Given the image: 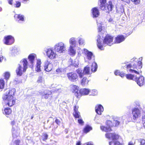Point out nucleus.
<instances>
[{
    "mask_svg": "<svg viewBox=\"0 0 145 145\" xmlns=\"http://www.w3.org/2000/svg\"><path fill=\"white\" fill-rule=\"evenodd\" d=\"M136 59H133L131 63L126 65V69H129V71L131 72H134L135 73L139 74V73L135 69L138 70V69H140L142 67V62L138 60H136Z\"/></svg>",
    "mask_w": 145,
    "mask_h": 145,
    "instance_id": "2",
    "label": "nucleus"
},
{
    "mask_svg": "<svg viewBox=\"0 0 145 145\" xmlns=\"http://www.w3.org/2000/svg\"><path fill=\"white\" fill-rule=\"evenodd\" d=\"M92 130V127L89 125H86L83 129V133L86 134Z\"/></svg>",
    "mask_w": 145,
    "mask_h": 145,
    "instance_id": "23",
    "label": "nucleus"
},
{
    "mask_svg": "<svg viewBox=\"0 0 145 145\" xmlns=\"http://www.w3.org/2000/svg\"><path fill=\"white\" fill-rule=\"evenodd\" d=\"M107 121H106V126H100L101 129L103 131L105 132H110L112 131V130L111 128L112 127L110 126V125L107 124Z\"/></svg>",
    "mask_w": 145,
    "mask_h": 145,
    "instance_id": "15",
    "label": "nucleus"
},
{
    "mask_svg": "<svg viewBox=\"0 0 145 145\" xmlns=\"http://www.w3.org/2000/svg\"><path fill=\"white\" fill-rule=\"evenodd\" d=\"M14 18H17L18 19H19V20L24 21V16L23 15L20 14H16L14 16Z\"/></svg>",
    "mask_w": 145,
    "mask_h": 145,
    "instance_id": "33",
    "label": "nucleus"
},
{
    "mask_svg": "<svg viewBox=\"0 0 145 145\" xmlns=\"http://www.w3.org/2000/svg\"><path fill=\"white\" fill-rule=\"evenodd\" d=\"M53 68L52 65L49 63L44 66V69L47 72H49L51 71Z\"/></svg>",
    "mask_w": 145,
    "mask_h": 145,
    "instance_id": "24",
    "label": "nucleus"
},
{
    "mask_svg": "<svg viewBox=\"0 0 145 145\" xmlns=\"http://www.w3.org/2000/svg\"><path fill=\"white\" fill-rule=\"evenodd\" d=\"M4 77L5 79L7 80L10 76V74L8 72H6L4 73Z\"/></svg>",
    "mask_w": 145,
    "mask_h": 145,
    "instance_id": "40",
    "label": "nucleus"
},
{
    "mask_svg": "<svg viewBox=\"0 0 145 145\" xmlns=\"http://www.w3.org/2000/svg\"><path fill=\"white\" fill-rule=\"evenodd\" d=\"M60 120H62V119H60Z\"/></svg>",
    "mask_w": 145,
    "mask_h": 145,
    "instance_id": "63",
    "label": "nucleus"
},
{
    "mask_svg": "<svg viewBox=\"0 0 145 145\" xmlns=\"http://www.w3.org/2000/svg\"><path fill=\"white\" fill-rule=\"evenodd\" d=\"M35 57V55L33 54H30L28 57V59H29V61H30L31 63L32 64H33L34 62Z\"/></svg>",
    "mask_w": 145,
    "mask_h": 145,
    "instance_id": "31",
    "label": "nucleus"
},
{
    "mask_svg": "<svg viewBox=\"0 0 145 145\" xmlns=\"http://www.w3.org/2000/svg\"><path fill=\"white\" fill-rule=\"evenodd\" d=\"M68 79L71 82H75L78 80L79 76L76 72H72L67 74Z\"/></svg>",
    "mask_w": 145,
    "mask_h": 145,
    "instance_id": "6",
    "label": "nucleus"
},
{
    "mask_svg": "<svg viewBox=\"0 0 145 145\" xmlns=\"http://www.w3.org/2000/svg\"><path fill=\"white\" fill-rule=\"evenodd\" d=\"M81 142L80 141H78L76 143V145H81Z\"/></svg>",
    "mask_w": 145,
    "mask_h": 145,
    "instance_id": "58",
    "label": "nucleus"
},
{
    "mask_svg": "<svg viewBox=\"0 0 145 145\" xmlns=\"http://www.w3.org/2000/svg\"><path fill=\"white\" fill-rule=\"evenodd\" d=\"M5 114L6 115H9L12 113V110L11 108L9 107L6 108L4 109Z\"/></svg>",
    "mask_w": 145,
    "mask_h": 145,
    "instance_id": "30",
    "label": "nucleus"
},
{
    "mask_svg": "<svg viewBox=\"0 0 145 145\" xmlns=\"http://www.w3.org/2000/svg\"><path fill=\"white\" fill-rule=\"evenodd\" d=\"M135 81L137 84L140 86H143L145 84L144 78L143 76H140L138 78L136 77Z\"/></svg>",
    "mask_w": 145,
    "mask_h": 145,
    "instance_id": "13",
    "label": "nucleus"
},
{
    "mask_svg": "<svg viewBox=\"0 0 145 145\" xmlns=\"http://www.w3.org/2000/svg\"><path fill=\"white\" fill-rule=\"evenodd\" d=\"M21 3L18 1H16V3L15 4V7L16 8H19L21 6Z\"/></svg>",
    "mask_w": 145,
    "mask_h": 145,
    "instance_id": "45",
    "label": "nucleus"
},
{
    "mask_svg": "<svg viewBox=\"0 0 145 145\" xmlns=\"http://www.w3.org/2000/svg\"><path fill=\"white\" fill-rule=\"evenodd\" d=\"M52 92L50 90H47L43 92L42 95V98L47 99L52 95Z\"/></svg>",
    "mask_w": 145,
    "mask_h": 145,
    "instance_id": "20",
    "label": "nucleus"
},
{
    "mask_svg": "<svg viewBox=\"0 0 145 145\" xmlns=\"http://www.w3.org/2000/svg\"><path fill=\"white\" fill-rule=\"evenodd\" d=\"M15 122L14 120L12 121L11 122V124L12 126H13L14 125Z\"/></svg>",
    "mask_w": 145,
    "mask_h": 145,
    "instance_id": "59",
    "label": "nucleus"
},
{
    "mask_svg": "<svg viewBox=\"0 0 145 145\" xmlns=\"http://www.w3.org/2000/svg\"><path fill=\"white\" fill-rule=\"evenodd\" d=\"M78 108L79 107L78 106L76 105H75L74 106V112H78Z\"/></svg>",
    "mask_w": 145,
    "mask_h": 145,
    "instance_id": "48",
    "label": "nucleus"
},
{
    "mask_svg": "<svg viewBox=\"0 0 145 145\" xmlns=\"http://www.w3.org/2000/svg\"><path fill=\"white\" fill-rule=\"evenodd\" d=\"M125 2L127 3H130V1L129 0H125Z\"/></svg>",
    "mask_w": 145,
    "mask_h": 145,
    "instance_id": "60",
    "label": "nucleus"
},
{
    "mask_svg": "<svg viewBox=\"0 0 145 145\" xmlns=\"http://www.w3.org/2000/svg\"><path fill=\"white\" fill-rule=\"evenodd\" d=\"M125 36L123 35H118L115 38L114 42L115 43H120L123 41L125 39Z\"/></svg>",
    "mask_w": 145,
    "mask_h": 145,
    "instance_id": "14",
    "label": "nucleus"
},
{
    "mask_svg": "<svg viewBox=\"0 0 145 145\" xmlns=\"http://www.w3.org/2000/svg\"><path fill=\"white\" fill-rule=\"evenodd\" d=\"M100 8L102 10L106 12L109 13L112 10L113 6L112 2L110 1L107 5L106 4V0H100Z\"/></svg>",
    "mask_w": 145,
    "mask_h": 145,
    "instance_id": "4",
    "label": "nucleus"
},
{
    "mask_svg": "<svg viewBox=\"0 0 145 145\" xmlns=\"http://www.w3.org/2000/svg\"><path fill=\"white\" fill-rule=\"evenodd\" d=\"M87 145H93V144L91 143L88 142L87 143Z\"/></svg>",
    "mask_w": 145,
    "mask_h": 145,
    "instance_id": "61",
    "label": "nucleus"
},
{
    "mask_svg": "<svg viewBox=\"0 0 145 145\" xmlns=\"http://www.w3.org/2000/svg\"><path fill=\"white\" fill-rule=\"evenodd\" d=\"M120 72L118 70H116L114 72L115 74L116 75H119Z\"/></svg>",
    "mask_w": 145,
    "mask_h": 145,
    "instance_id": "53",
    "label": "nucleus"
},
{
    "mask_svg": "<svg viewBox=\"0 0 145 145\" xmlns=\"http://www.w3.org/2000/svg\"><path fill=\"white\" fill-rule=\"evenodd\" d=\"M132 112V118L134 120H137L140 116V111L138 108H135L133 109Z\"/></svg>",
    "mask_w": 145,
    "mask_h": 145,
    "instance_id": "8",
    "label": "nucleus"
},
{
    "mask_svg": "<svg viewBox=\"0 0 145 145\" xmlns=\"http://www.w3.org/2000/svg\"><path fill=\"white\" fill-rule=\"evenodd\" d=\"M125 76L127 79L135 81L136 78V76L130 74H126Z\"/></svg>",
    "mask_w": 145,
    "mask_h": 145,
    "instance_id": "25",
    "label": "nucleus"
},
{
    "mask_svg": "<svg viewBox=\"0 0 145 145\" xmlns=\"http://www.w3.org/2000/svg\"><path fill=\"white\" fill-rule=\"evenodd\" d=\"M91 10L93 18H97L99 15L100 13L97 7L93 8Z\"/></svg>",
    "mask_w": 145,
    "mask_h": 145,
    "instance_id": "17",
    "label": "nucleus"
},
{
    "mask_svg": "<svg viewBox=\"0 0 145 145\" xmlns=\"http://www.w3.org/2000/svg\"><path fill=\"white\" fill-rule=\"evenodd\" d=\"M95 112L99 115H101V113L103 111V108L100 104L97 105L95 107Z\"/></svg>",
    "mask_w": 145,
    "mask_h": 145,
    "instance_id": "21",
    "label": "nucleus"
},
{
    "mask_svg": "<svg viewBox=\"0 0 145 145\" xmlns=\"http://www.w3.org/2000/svg\"><path fill=\"white\" fill-rule=\"evenodd\" d=\"M140 145H145V140L143 139H140L139 140Z\"/></svg>",
    "mask_w": 145,
    "mask_h": 145,
    "instance_id": "43",
    "label": "nucleus"
},
{
    "mask_svg": "<svg viewBox=\"0 0 145 145\" xmlns=\"http://www.w3.org/2000/svg\"><path fill=\"white\" fill-rule=\"evenodd\" d=\"M41 61L40 60H37L36 64V66L35 68V70L37 72H39L40 71V64Z\"/></svg>",
    "mask_w": 145,
    "mask_h": 145,
    "instance_id": "26",
    "label": "nucleus"
},
{
    "mask_svg": "<svg viewBox=\"0 0 145 145\" xmlns=\"http://www.w3.org/2000/svg\"><path fill=\"white\" fill-rule=\"evenodd\" d=\"M79 43L80 45H82L84 44V42L81 39H79L78 40Z\"/></svg>",
    "mask_w": 145,
    "mask_h": 145,
    "instance_id": "51",
    "label": "nucleus"
},
{
    "mask_svg": "<svg viewBox=\"0 0 145 145\" xmlns=\"http://www.w3.org/2000/svg\"><path fill=\"white\" fill-rule=\"evenodd\" d=\"M107 124L110 125V126L113 127H117L120 124V122L117 120H114L113 122L110 120H107Z\"/></svg>",
    "mask_w": 145,
    "mask_h": 145,
    "instance_id": "18",
    "label": "nucleus"
},
{
    "mask_svg": "<svg viewBox=\"0 0 145 145\" xmlns=\"http://www.w3.org/2000/svg\"><path fill=\"white\" fill-rule=\"evenodd\" d=\"M90 68L88 66L85 67L83 69V72L85 74H90Z\"/></svg>",
    "mask_w": 145,
    "mask_h": 145,
    "instance_id": "29",
    "label": "nucleus"
},
{
    "mask_svg": "<svg viewBox=\"0 0 145 145\" xmlns=\"http://www.w3.org/2000/svg\"><path fill=\"white\" fill-rule=\"evenodd\" d=\"M97 66L96 63L93 62L92 63L91 66V71L92 72H95L97 70Z\"/></svg>",
    "mask_w": 145,
    "mask_h": 145,
    "instance_id": "27",
    "label": "nucleus"
},
{
    "mask_svg": "<svg viewBox=\"0 0 145 145\" xmlns=\"http://www.w3.org/2000/svg\"><path fill=\"white\" fill-rule=\"evenodd\" d=\"M89 92V90L88 89L84 88L80 90L79 94L80 95V97L82 95H88Z\"/></svg>",
    "mask_w": 145,
    "mask_h": 145,
    "instance_id": "22",
    "label": "nucleus"
},
{
    "mask_svg": "<svg viewBox=\"0 0 145 145\" xmlns=\"http://www.w3.org/2000/svg\"><path fill=\"white\" fill-rule=\"evenodd\" d=\"M102 27L101 26L99 27L98 30L99 32H101L102 31Z\"/></svg>",
    "mask_w": 145,
    "mask_h": 145,
    "instance_id": "57",
    "label": "nucleus"
},
{
    "mask_svg": "<svg viewBox=\"0 0 145 145\" xmlns=\"http://www.w3.org/2000/svg\"><path fill=\"white\" fill-rule=\"evenodd\" d=\"M119 76H120L122 77H124L125 76V74L123 72H120Z\"/></svg>",
    "mask_w": 145,
    "mask_h": 145,
    "instance_id": "52",
    "label": "nucleus"
},
{
    "mask_svg": "<svg viewBox=\"0 0 145 145\" xmlns=\"http://www.w3.org/2000/svg\"><path fill=\"white\" fill-rule=\"evenodd\" d=\"M54 49L57 52L59 53H62L65 50L64 44L62 42L57 44L55 46Z\"/></svg>",
    "mask_w": 145,
    "mask_h": 145,
    "instance_id": "10",
    "label": "nucleus"
},
{
    "mask_svg": "<svg viewBox=\"0 0 145 145\" xmlns=\"http://www.w3.org/2000/svg\"><path fill=\"white\" fill-rule=\"evenodd\" d=\"M73 115L75 119L79 118H81L80 113L79 111L74 112L73 113Z\"/></svg>",
    "mask_w": 145,
    "mask_h": 145,
    "instance_id": "35",
    "label": "nucleus"
},
{
    "mask_svg": "<svg viewBox=\"0 0 145 145\" xmlns=\"http://www.w3.org/2000/svg\"><path fill=\"white\" fill-rule=\"evenodd\" d=\"M2 99L5 105L9 107L13 106L16 103V99L14 97H8L5 95L4 97H2Z\"/></svg>",
    "mask_w": 145,
    "mask_h": 145,
    "instance_id": "5",
    "label": "nucleus"
},
{
    "mask_svg": "<svg viewBox=\"0 0 145 145\" xmlns=\"http://www.w3.org/2000/svg\"><path fill=\"white\" fill-rule=\"evenodd\" d=\"M55 122L58 125H60V124L61 123V121L59 119H57V118H56Z\"/></svg>",
    "mask_w": 145,
    "mask_h": 145,
    "instance_id": "47",
    "label": "nucleus"
},
{
    "mask_svg": "<svg viewBox=\"0 0 145 145\" xmlns=\"http://www.w3.org/2000/svg\"><path fill=\"white\" fill-rule=\"evenodd\" d=\"M69 54L70 55H74L76 53L75 50L73 48L72 46H70L69 50Z\"/></svg>",
    "mask_w": 145,
    "mask_h": 145,
    "instance_id": "32",
    "label": "nucleus"
},
{
    "mask_svg": "<svg viewBox=\"0 0 145 145\" xmlns=\"http://www.w3.org/2000/svg\"><path fill=\"white\" fill-rule=\"evenodd\" d=\"M79 76L80 78H82L83 77L84 74L82 72H80L78 73Z\"/></svg>",
    "mask_w": 145,
    "mask_h": 145,
    "instance_id": "49",
    "label": "nucleus"
},
{
    "mask_svg": "<svg viewBox=\"0 0 145 145\" xmlns=\"http://www.w3.org/2000/svg\"><path fill=\"white\" fill-rule=\"evenodd\" d=\"M84 54L86 56L87 58L89 60H90L92 59L93 56V53L86 48L83 49Z\"/></svg>",
    "mask_w": 145,
    "mask_h": 145,
    "instance_id": "19",
    "label": "nucleus"
},
{
    "mask_svg": "<svg viewBox=\"0 0 145 145\" xmlns=\"http://www.w3.org/2000/svg\"><path fill=\"white\" fill-rule=\"evenodd\" d=\"M105 137L109 140L112 139L109 142V145H124L123 143L118 141L121 139V137L118 134L115 133H107L105 134Z\"/></svg>",
    "mask_w": 145,
    "mask_h": 145,
    "instance_id": "1",
    "label": "nucleus"
},
{
    "mask_svg": "<svg viewBox=\"0 0 145 145\" xmlns=\"http://www.w3.org/2000/svg\"><path fill=\"white\" fill-rule=\"evenodd\" d=\"M5 86V81L2 78L0 79V89H3Z\"/></svg>",
    "mask_w": 145,
    "mask_h": 145,
    "instance_id": "37",
    "label": "nucleus"
},
{
    "mask_svg": "<svg viewBox=\"0 0 145 145\" xmlns=\"http://www.w3.org/2000/svg\"><path fill=\"white\" fill-rule=\"evenodd\" d=\"M42 137L43 141H45L48 139V135L46 133H44L42 134Z\"/></svg>",
    "mask_w": 145,
    "mask_h": 145,
    "instance_id": "39",
    "label": "nucleus"
},
{
    "mask_svg": "<svg viewBox=\"0 0 145 145\" xmlns=\"http://www.w3.org/2000/svg\"><path fill=\"white\" fill-rule=\"evenodd\" d=\"M70 44L72 45H75L76 43V40L74 38L72 37L69 40Z\"/></svg>",
    "mask_w": 145,
    "mask_h": 145,
    "instance_id": "38",
    "label": "nucleus"
},
{
    "mask_svg": "<svg viewBox=\"0 0 145 145\" xmlns=\"http://www.w3.org/2000/svg\"><path fill=\"white\" fill-rule=\"evenodd\" d=\"M132 2L135 5H137L140 4V0H131Z\"/></svg>",
    "mask_w": 145,
    "mask_h": 145,
    "instance_id": "41",
    "label": "nucleus"
},
{
    "mask_svg": "<svg viewBox=\"0 0 145 145\" xmlns=\"http://www.w3.org/2000/svg\"><path fill=\"white\" fill-rule=\"evenodd\" d=\"M8 3L9 4H10V5H12V2L13 1V0H8Z\"/></svg>",
    "mask_w": 145,
    "mask_h": 145,
    "instance_id": "56",
    "label": "nucleus"
},
{
    "mask_svg": "<svg viewBox=\"0 0 145 145\" xmlns=\"http://www.w3.org/2000/svg\"><path fill=\"white\" fill-rule=\"evenodd\" d=\"M46 54L48 57L51 59H54L56 57V54L52 48L48 49Z\"/></svg>",
    "mask_w": 145,
    "mask_h": 145,
    "instance_id": "11",
    "label": "nucleus"
},
{
    "mask_svg": "<svg viewBox=\"0 0 145 145\" xmlns=\"http://www.w3.org/2000/svg\"><path fill=\"white\" fill-rule=\"evenodd\" d=\"M99 41L98 39L97 40V45L98 48L101 50H102L104 49L103 46L101 44V42L100 40V38L99 39Z\"/></svg>",
    "mask_w": 145,
    "mask_h": 145,
    "instance_id": "34",
    "label": "nucleus"
},
{
    "mask_svg": "<svg viewBox=\"0 0 145 145\" xmlns=\"http://www.w3.org/2000/svg\"><path fill=\"white\" fill-rule=\"evenodd\" d=\"M20 63L16 70L17 75L19 76H22L23 73L26 71L28 65V62L26 58L23 59L20 61Z\"/></svg>",
    "mask_w": 145,
    "mask_h": 145,
    "instance_id": "3",
    "label": "nucleus"
},
{
    "mask_svg": "<svg viewBox=\"0 0 145 145\" xmlns=\"http://www.w3.org/2000/svg\"><path fill=\"white\" fill-rule=\"evenodd\" d=\"M14 42V38L11 35H8L4 37V43L7 45H10L13 44Z\"/></svg>",
    "mask_w": 145,
    "mask_h": 145,
    "instance_id": "7",
    "label": "nucleus"
},
{
    "mask_svg": "<svg viewBox=\"0 0 145 145\" xmlns=\"http://www.w3.org/2000/svg\"><path fill=\"white\" fill-rule=\"evenodd\" d=\"M135 144V142H133L132 141H130L129 142L128 145H134Z\"/></svg>",
    "mask_w": 145,
    "mask_h": 145,
    "instance_id": "55",
    "label": "nucleus"
},
{
    "mask_svg": "<svg viewBox=\"0 0 145 145\" xmlns=\"http://www.w3.org/2000/svg\"><path fill=\"white\" fill-rule=\"evenodd\" d=\"M142 122L144 124H145V115L142 117Z\"/></svg>",
    "mask_w": 145,
    "mask_h": 145,
    "instance_id": "54",
    "label": "nucleus"
},
{
    "mask_svg": "<svg viewBox=\"0 0 145 145\" xmlns=\"http://www.w3.org/2000/svg\"><path fill=\"white\" fill-rule=\"evenodd\" d=\"M88 80L86 77H84L80 81L81 84L83 86L87 84L88 83Z\"/></svg>",
    "mask_w": 145,
    "mask_h": 145,
    "instance_id": "28",
    "label": "nucleus"
},
{
    "mask_svg": "<svg viewBox=\"0 0 145 145\" xmlns=\"http://www.w3.org/2000/svg\"><path fill=\"white\" fill-rule=\"evenodd\" d=\"M78 123L81 125H83L84 122L81 118H79L78 120Z\"/></svg>",
    "mask_w": 145,
    "mask_h": 145,
    "instance_id": "46",
    "label": "nucleus"
},
{
    "mask_svg": "<svg viewBox=\"0 0 145 145\" xmlns=\"http://www.w3.org/2000/svg\"><path fill=\"white\" fill-rule=\"evenodd\" d=\"M44 80L42 77H39L37 81V83L38 84H41L44 83Z\"/></svg>",
    "mask_w": 145,
    "mask_h": 145,
    "instance_id": "42",
    "label": "nucleus"
},
{
    "mask_svg": "<svg viewBox=\"0 0 145 145\" xmlns=\"http://www.w3.org/2000/svg\"><path fill=\"white\" fill-rule=\"evenodd\" d=\"M71 88L72 90V92L74 93L75 96L78 98L80 97V95L79 94L80 90L78 89L77 86L76 85H72Z\"/></svg>",
    "mask_w": 145,
    "mask_h": 145,
    "instance_id": "12",
    "label": "nucleus"
},
{
    "mask_svg": "<svg viewBox=\"0 0 145 145\" xmlns=\"http://www.w3.org/2000/svg\"><path fill=\"white\" fill-rule=\"evenodd\" d=\"M15 91V89L14 88H12L9 90L8 92H7L5 93L4 94L2 97H4L5 95H6L8 97H14V96Z\"/></svg>",
    "mask_w": 145,
    "mask_h": 145,
    "instance_id": "16",
    "label": "nucleus"
},
{
    "mask_svg": "<svg viewBox=\"0 0 145 145\" xmlns=\"http://www.w3.org/2000/svg\"><path fill=\"white\" fill-rule=\"evenodd\" d=\"M33 116H32L31 117V119H33Z\"/></svg>",
    "mask_w": 145,
    "mask_h": 145,
    "instance_id": "62",
    "label": "nucleus"
},
{
    "mask_svg": "<svg viewBox=\"0 0 145 145\" xmlns=\"http://www.w3.org/2000/svg\"><path fill=\"white\" fill-rule=\"evenodd\" d=\"M14 145H23V141L19 139H17L14 141Z\"/></svg>",
    "mask_w": 145,
    "mask_h": 145,
    "instance_id": "36",
    "label": "nucleus"
},
{
    "mask_svg": "<svg viewBox=\"0 0 145 145\" xmlns=\"http://www.w3.org/2000/svg\"><path fill=\"white\" fill-rule=\"evenodd\" d=\"M113 37L109 35H106L103 40L104 44H106L107 45L111 46L113 44Z\"/></svg>",
    "mask_w": 145,
    "mask_h": 145,
    "instance_id": "9",
    "label": "nucleus"
},
{
    "mask_svg": "<svg viewBox=\"0 0 145 145\" xmlns=\"http://www.w3.org/2000/svg\"><path fill=\"white\" fill-rule=\"evenodd\" d=\"M5 57L1 55L0 54V62H2Z\"/></svg>",
    "mask_w": 145,
    "mask_h": 145,
    "instance_id": "50",
    "label": "nucleus"
},
{
    "mask_svg": "<svg viewBox=\"0 0 145 145\" xmlns=\"http://www.w3.org/2000/svg\"><path fill=\"white\" fill-rule=\"evenodd\" d=\"M63 71V69L61 68H58L56 70V71L57 72V74H61L62 72Z\"/></svg>",
    "mask_w": 145,
    "mask_h": 145,
    "instance_id": "44",
    "label": "nucleus"
}]
</instances>
